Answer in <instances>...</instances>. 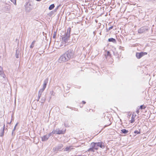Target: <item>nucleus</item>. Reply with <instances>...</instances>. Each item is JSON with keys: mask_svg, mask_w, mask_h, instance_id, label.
I'll return each mask as SVG.
<instances>
[{"mask_svg": "<svg viewBox=\"0 0 156 156\" xmlns=\"http://www.w3.org/2000/svg\"><path fill=\"white\" fill-rule=\"evenodd\" d=\"M65 24L64 23H62L61 28L60 29V30H61L62 32L60 33L61 35H60L62 40V41L63 42L62 43V44H61L60 46V47H62L63 46H66V43L67 42L68 40V39L70 36V32L71 31V28L70 27H69L67 29V32H65L66 30L65 28Z\"/></svg>", "mask_w": 156, "mask_h": 156, "instance_id": "f257e3e1", "label": "nucleus"}, {"mask_svg": "<svg viewBox=\"0 0 156 156\" xmlns=\"http://www.w3.org/2000/svg\"><path fill=\"white\" fill-rule=\"evenodd\" d=\"M92 147H94V149L95 150H97L99 147L103 149L105 148V144L104 143L102 142H92Z\"/></svg>", "mask_w": 156, "mask_h": 156, "instance_id": "f03ea898", "label": "nucleus"}, {"mask_svg": "<svg viewBox=\"0 0 156 156\" xmlns=\"http://www.w3.org/2000/svg\"><path fill=\"white\" fill-rule=\"evenodd\" d=\"M65 53L67 55L66 57H67V59H68V60L73 58V51L71 50H68Z\"/></svg>", "mask_w": 156, "mask_h": 156, "instance_id": "7ed1b4c3", "label": "nucleus"}, {"mask_svg": "<svg viewBox=\"0 0 156 156\" xmlns=\"http://www.w3.org/2000/svg\"><path fill=\"white\" fill-rule=\"evenodd\" d=\"M148 30V28L146 27H144L140 28L138 30V32L140 34H142Z\"/></svg>", "mask_w": 156, "mask_h": 156, "instance_id": "20e7f679", "label": "nucleus"}, {"mask_svg": "<svg viewBox=\"0 0 156 156\" xmlns=\"http://www.w3.org/2000/svg\"><path fill=\"white\" fill-rule=\"evenodd\" d=\"M147 52H141L140 53L137 52L136 54V56L137 58L139 59L144 55H147Z\"/></svg>", "mask_w": 156, "mask_h": 156, "instance_id": "39448f33", "label": "nucleus"}, {"mask_svg": "<svg viewBox=\"0 0 156 156\" xmlns=\"http://www.w3.org/2000/svg\"><path fill=\"white\" fill-rule=\"evenodd\" d=\"M67 55L65 53L62 55L59 58V60H60L62 61L63 62H66L67 61H68V60L67 59V57H66Z\"/></svg>", "mask_w": 156, "mask_h": 156, "instance_id": "423d86ee", "label": "nucleus"}, {"mask_svg": "<svg viewBox=\"0 0 156 156\" xmlns=\"http://www.w3.org/2000/svg\"><path fill=\"white\" fill-rule=\"evenodd\" d=\"M5 126L4 124L1 128V129L0 130V136H3L4 133Z\"/></svg>", "mask_w": 156, "mask_h": 156, "instance_id": "0eeeda50", "label": "nucleus"}, {"mask_svg": "<svg viewBox=\"0 0 156 156\" xmlns=\"http://www.w3.org/2000/svg\"><path fill=\"white\" fill-rule=\"evenodd\" d=\"M48 78L44 80V83H43V87L41 89H42L44 90V89H45V88L46 87L47 84L48 82Z\"/></svg>", "mask_w": 156, "mask_h": 156, "instance_id": "6e6552de", "label": "nucleus"}, {"mask_svg": "<svg viewBox=\"0 0 156 156\" xmlns=\"http://www.w3.org/2000/svg\"><path fill=\"white\" fill-rule=\"evenodd\" d=\"M50 134H49L48 135H46L44 136L43 137H42V140L43 141H46L48 140V138L50 136Z\"/></svg>", "mask_w": 156, "mask_h": 156, "instance_id": "1a4fd4ad", "label": "nucleus"}, {"mask_svg": "<svg viewBox=\"0 0 156 156\" xmlns=\"http://www.w3.org/2000/svg\"><path fill=\"white\" fill-rule=\"evenodd\" d=\"M92 143H91L90 144V148H89L87 150V151L89 152V151H91L92 152H94V150L95 149H94V147H92Z\"/></svg>", "mask_w": 156, "mask_h": 156, "instance_id": "9d476101", "label": "nucleus"}, {"mask_svg": "<svg viewBox=\"0 0 156 156\" xmlns=\"http://www.w3.org/2000/svg\"><path fill=\"white\" fill-rule=\"evenodd\" d=\"M44 91V90L41 89H40V90L39 91L38 94V99L37 100V101H39V99H40V97L41 95V94Z\"/></svg>", "mask_w": 156, "mask_h": 156, "instance_id": "9b49d317", "label": "nucleus"}, {"mask_svg": "<svg viewBox=\"0 0 156 156\" xmlns=\"http://www.w3.org/2000/svg\"><path fill=\"white\" fill-rule=\"evenodd\" d=\"M136 115H134V113H133L132 115V118H131V120L130 121V123H133L135 121V119L134 118L135 117Z\"/></svg>", "mask_w": 156, "mask_h": 156, "instance_id": "f8f14e48", "label": "nucleus"}, {"mask_svg": "<svg viewBox=\"0 0 156 156\" xmlns=\"http://www.w3.org/2000/svg\"><path fill=\"white\" fill-rule=\"evenodd\" d=\"M108 41L110 42H112L113 43H115L116 42V41L115 39L113 38H111L108 39Z\"/></svg>", "mask_w": 156, "mask_h": 156, "instance_id": "ddd939ff", "label": "nucleus"}, {"mask_svg": "<svg viewBox=\"0 0 156 156\" xmlns=\"http://www.w3.org/2000/svg\"><path fill=\"white\" fill-rule=\"evenodd\" d=\"M121 133L123 134H126L128 132V130H126L125 129H123L121 130Z\"/></svg>", "mask_w": 156, "mask_h": 156, "instance_id": "4468645a", "label": "nucleus"}, {"mask_svg": "<svg viewBox=\"0 0 156 156\" xmlns=\"http://www.w3.org/2000/svg\"><path fill=\"white\" fill-rule=\"evenodd\" d=\"M66 130V129H62V130H59V134H61L64 133L65 132Z\"/></svg>", "mask_w": 156, "mask_h": 156, "instance_id": "2eb2a0df", "label": "nucleus"}, {"mask_svg": "<svg viewBox=\"0 0 156 156\" xmlns=\"http://www.w3.org/2000/svg\"><path fill=\"white\" fill-rule=\"evenodd\" d=\"M26 10L28 12H30L31 10V9L28 7V5H27L25 7Z\"/></svg>", "mask_w": 156, "mask_h": 156, "instance_id": "dca6fc26", "label": "nucleus"}, {"mask_svg": "<svg viewBox=\"0 0 156 156\" xmlns=\"http://www.w3.org/2000/svg\"><path fill=\"white\" fill-rule=\"evenodd\" d=\"M70 147H67L64 150V151H69L71 150Z\"/></svg>", "mask_w": 156, "mask_h": 156, "instance_id": "f3484780", "label": "nucleus"}, {"mask_svg": "<svg viewBox=\"0 0 156 156\" xmlns=\"http://www.w3.org/2000/svg\"><path fill=\"white\" fill-rule=\"evenodd\" d=\"M55 5L54 4L51 5L49 7V9L50 10L52 9L54 7Z\"/></svg>", "mask_w": 156, "mask_h": 156, "instance_id": "a211bd4d", "label": "nucleus"}, {"mask_svg": "<svg viewBox=\"0 0 156 156\" xmlns=\"http://www.w3.org/2000/svg\"><path fill=\"white\" fill-rule=\"evenodd\" d=\"M36 41H34L32 42V43L31 45L30 46V48H32L34 46V44L35 42Z\"/></svg>", "mask_w": 156, "mask_h": 156, "instance_id": "6ab92c4d", "label": "nucleus"}, {"mask_svg": "<svg viewBox=\"0 0 156 156\" xmlns=\"http://www.w3.org/2000/svg\"><path fill=\"white\" fill-rule=\"evenodd\" d=\"M52 133L53 134H58V130L57 129L56 130H54L52 132Z\"/></svg>", "mask_w": 156, "mask_h": 156, "instance_id": "aec40b11", "label": "nucleus"}, {"mask_svg": "<svg viewBox=\"0 0 156 156\" xmlns=\"http://www.w3.org/2000/svg\"><path fill=\"white\" fill-rule=\"evenodd\" d=\"M45 101V99L44 98H41V101L40 102L42 103H44Z\"/></svg>", "mask_w": 156, "mask_h": 156, "instance_id": "412c9836", "label": "nucleus"}, {"mask_svg": "<svg viewBox=\"0 0 156 156\" xmlns=\"http://www.w3.org/2000/svg\"><path fill=\"white\" fill-rule=\"evenodd\" d=\"M110 52L109 51H107V54L106 55H105V56H106V58H107V56H110Z\"/></svg>", "mask_w": 156, "mask_h": 156, "instance_id": "4be33fe9", "label": "nucleus"}, {"mask_svg": "<svg viewBox=\"0 0 156 156\" xmlns=\"http://www.w3.org/2000/svg\"><path fill=\"white\" fill-rule=\"evenodd\" d=\"M146 108V107L144 106V105H141L140 106V109H144Z\"/></svg>", "mask_w": 156, "mask_h": 156, "instance_id": "5701e85b", "label": "nucleus"}, {"mask_svg": "<svg viewBox=\"0 0 156 156\" xmlns=\"http://www.w3.org/2000/svg\"><path fill=\"white\" fill-rule=\"evenodd\" d=\"M12 2H13L14 4L16 5V0H10Z\"/></svg>", "mask_w": 156, "mask_h": 156, "instance_id": "b1692460", "label": "nucleus"}, {"mask_svg": "<svg viewBox=\"0 0 156 156\" xmlns=\"http://www.w3.org/2000/svg\"><path fill=\"white\" fill-rule=\"evenodd\" d=\"M134 133L135 134H140V131H138L137 130H135L134 131Z\"/></svg>", "mask_w": 156, "mask_h": 156, "instance_id": "393cba45", "label": "nucleus"}, {"mask_svg": "<svg viewBox=\"0 0 156 156\" xmlns=\"http://www.w3.org/2000/svg\"><path fill=\"white\" fill-rule=\"evenodd\" d=\"M17 50H16V57L17 58H19L18 55L17 54Z\"/></svg>", "mask_w": 156, "mask_h": 156, "instance_id": "a878e982", "label": "nucleus"}, {"mask_svg": "<svg viewBox=\"0 0 156 156\" xmlns=\"http://www.w3.org/2000/svg\"><path fill=\"white\" fill-rule=\"evenodd\" d=\"M50 94H51V95H54L55 94V93L53 91H51Z\"/></svg>", "mask_w": 156, "mask_h": 156, "instance_id": "bb28decb", "label": "nucleus"}, {"mask_svg": "<svg viewBox=\"0 0 156 156\" xmlns=\"http://www.w3.org/2000/svg\"><path fill=\"white\" fill-rule=\"evenodd\" d=\"M113 28V26H112L110 27H109V28L108 29V30L112 29Z\"/></svg>", "mask_w": 156, "mask_h": 156, "instance_id": "cd10ccee", "label": "nucleus"}, {"mask_svg": "<svg viewBox=\"0 0 156 156\" xmlns=\"http://www.w3.org/2000/svg\"><path fill=\"white\" fill-rule=\"evenodd\" d=\"M2 68L0 66V73L2 72Z\"/></svg>", "mask_w": 156, "mask_h": 156, "instance_id": "c85d7f7f", "label": "nucleus"}, {"mask_svg": "<svg viewBox=\"0 0 156 156\" xmlns=\"http://www.w3.org/2000/svg\"><path fill=\"white\" fill-rule=\"evenodd\" d=\"M63 147V145L62 144H61V145H60V146H59V147H60V148ZM59 149H60V147H59Z\"/></svg>", "mask_w": 156, "mask_h": 156, "instance_id": "c756f323", "label": "nucleus"}, {"mask_svg": "<svg viewBox=\"0 0 156 156\" xmlns=\"http://www.w3.org/2000/svg\"><path fill=\"white\" fill-rule=\"evenodd\" d=\"M16 127L15 126L14 128V129H13V131L12 132V134L13 133V131L15 130V129H16Z\"/></svg>", "mask_w": 156, "mask_h": 156, "instance_id": "7c9ffc66", "label": "nucleus"}, {"mask_svg": "<svg viewBox=\"0 0 156 156\" xmlns=\"http://www.w3.org/2000/svg\"><path fill=\"white\" fill-rule=\"evenodd\" d=\"M53 37L54 38H55V34L53 35Z\"/></svg>", "mask_w": 156, "mask_h": 156, "instance_id": "2f4dec72", "label": "nucleus"}, {"mask_svg": "<svg viewBox=\"0 0 156 156\" xmlns=\"http://www.w3.org/2000/svg\"><path fill=\"white\" fill-rule=\"evenodd\" d=\"M58 8V6L57 7H56V9H55V11H56L57 9Z\"/></svg>", "mask_w": 156, "mask_h": 156, "instance_id": "473e14b6", "label": "nucleus"}, {"mask_svg": "<svg viewBox=\"0 0 156 156\" xmlns=\"http://www.w3.org/2000/svg\"><path fill=\"white\" fill-rule=\"evenodd\" d=\"M139 110H137L136 111V113H137V114H138L139 112Z\"/></svg>", "mask_w": 156, "mask_h": 156, "instance_id": "72a5a7b5", "label": "nucleus"}, {"mask_svg": "<svg viewBox=\"0 0 156 156\" xmlns=\"http://www.w3.org/2000/svg\"><path fill=\"white\" fill-rule=\"evenodd\" d=\"M77 156H86L85 155H83L82 154H81V155H77Z\"/></svg>", "mask_w": 156, "mask_h": 156, "instance_id": "f704fd0d", "label": "nucleus"}, {"mask_svg": "<svg viewBox=\"0 0 156 156\" xmlns=\"http://www.w3.org/2000/svg\"><path fill=\"white\" fill-rule=\"evenodd\" d=\"M82 102H83V104H85V103H86V102H85V101H82Z\"/></svg>", "mask_w": 156, "mask_h": 156, "instance_id": "c9c22d12", "label": "nucleus"}, {"mask_svg": "<svg viewBox=\"0 0 156 156\" xmlns=\"http://www.w3.org/2000/svg\"><path fill=\"white\" fill-rule=\"evenodd\" d=\"M17 125H18V123H17L16 124V125H15V127H16V126H17Z\"/></svg>", "mask_w": 156, "mask_h": 156, "instance_id": "e433bc0d", "label": "nucleus"}, {"mask_svg": "<svg viewBox=\"0 0 156 156\" xmlns=\"http://www.w3.org/2000/svg\"><path fill=\"white\" fill-rule=\"evenodd\" d=\"M29 5L30 6V4H29Z\"/></svg>", "mask_w": 156, "mask_h": 156, "instance_id": "4c0bfd02", "label": "nucleus"}, {"mask_svg": "<svg viewBox=\"0 0 156 156\" xmlns=\"http://www.w3.org/2000/svg\"><path fill=\"white\" fill-rule=\"evenodd\" d=\"M111 124V123H110V124L109 125H110Z\"/></svg>", "mask_w": 156, "mask_h": 156, "instance_id": "58836bf2", "label": "nucleus"}, {"mask_svg": "<svg viewBox=\"0 0 156 156\" xmlns=\"http://www.w3.org/2000/svg\"><path fill=\"white\" fill-rule=\"evenodd\" d=\"M155 21H156V20H155Z\"/></svg>", "mask_w": 156, "mask_h": 156, "instance_id": "ea45409f", "label": "nucleus"}]
</instances>
